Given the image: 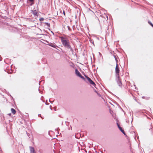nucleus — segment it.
Instances as JSON below:
<instances>
[{
    "label": "nucleus",
    "instance_id": "nucleus-1",
    "mask_svg": "<svg viewBox=\"0 0 153 153\" xmlns=\"http://www.w3.org/2000/svg\"><path fill=\"white\" fill-rule=\"evenodd\" d=\"M61 42L63 45L70 51H73L71 45L70 41L66 38L62 37L61 38Z\"/></svg>",
    "mask_w": 153,
    "mask_h": 153
},
{
    "label": "nucleus",
    "instance_id": "nucleus-2",
    "mask_svg": "<svg viewBox=\"0 0 153 153\" xmlns=\"http://www.w3.org/2000/svg\"><path fill=\"white\" fill-rule=\"evenodd\" d=\"M116 77V81L118 85V86L121 87H122V83L120 79V76L119 74H118V76Z\"/></svg>",
    "mask_w": 153,
    "mask_h": 153
},
{
    "label": "nucleus",
    "instance_id": "nucleus-3",
    "mask_svg": "<svg viewBox=\"0 0 153 153\" xmlns=\"http://www.w3.org/2000/svg\"><path fill=\"white\" fill-rule=\"evenodd\" d=\"M46 42L47 43V44H46L48 45H49L51 47L55 48H56V47H58L54 43H49L47 41H46Z\"/></svg>",
    "mask_w": 153,
    "mask_h": 153
},
{
    "label": "nucleus",
    "instance_id": "nucleus-4",
    "mask_svg": "<svg viewBox=\"0 0 153 153\" xmlns=\"http://www.w3.org/2000/svg\"><path fill=\"white\" fill-rule=\"evenodd\" d=\"M118 64H117L115 69V73H116V76H118V74L119 75V73L120 72V70L119 68L118 67Z\"/></svg>",
    "mask_w": 153,
    "mask_h": 153
},
{
    "label": "nucleus",
    "instance_id": "nucleus-5",
    "mask_svg": "<svg viewBox=\"0 0 153 153\" xmlns=\"http://www.w3.org/2000/svg\"><path fill=\"white\" fill-rule=\"evenodd\" d=\"M118 127L120 129V130L121 131L124 135H125V133L123 129L120 126V125L118 123H117Z\"/></svg>",
    "mask_w": 153,
    "mask_h": 153
},
{
    "label": "nucleus",
    "instance_id": "nucleus-6",
    "mask_svg": "<svg viewBox=\"0 0 153 153\" xmlns=\"http://www.w3.org/2000/svg\"><path fill=\"white\" fill-rule=\"evenodd\" d=\"M32 13L34 16H38V13L36 10H31Z\"/></svg>",
    "mask_w": 153,
    "mask_h": 153
},
{
    "label": "nucleus",
    "instance_id": "nucleus-7",
    "mask_svg": "<svg viewBox=\"0 0 153 153\" xmlns=\"http://www.w3.org/2000/svg\"><path fill=\"white\" fill-rule=\"evenodd\" d=\"M75 73L79 77L81 75L80 73L78 71V70L77 69H76L75 70Z\"/></svg>",
    "mask_w": 153,
    "mask_h": 153
},
{
    "label": "nucleus",
    "instance_id": "nucleus-8",
    "mask_svg": "<svg viewBox=\"0 0 153 153\" xmlns=\"http://www.w3.org/2000/svg\"><path fill=\"white\" fill-rule=\"evenodd\" d=\"M30 153H36L35 150L33 147L30 146Z\"/></svg>",
    "mask_w": 153,
    "mask_h": 153
},
{
    "label": "nucleus",
    "instance_id": "nucleus-9",
    "mask_svg": "<svg viewBox=\"0 0 153 153\" xmlns=\"http://www.w3.org/2000/svg\"><path fill=\"white\" fill-rule=\"evenodd\" d=\"M88 82H89L95 88H96V85L91 79H90Z\"/></svg>",
    "mask_w": 153,
    "mask_h": 153
},
{
    "label": "nucleus",
    "instance_id": "nucleus-10",
    "mask_svg": "<svg viewBox=\"0 0 153 153\" xmlns=\"http://www.w3.org/2000/svg\"><path fill=\"white\" fill-rule=\"evenodd\" d=\"M0 117H1V120L2 121L4 122L5 120L4 117V114H0Z\"/></svg>",
    "mask_w": 153,
    "mask_h": 153
},
{
    "label": "nucleus",
    "instance_id": "nucleus-11",
    "mask_svg": "<svg viewBox=\"0 0 153 153\" xmlns=\"http://www.w3.org/2000/svg\"><path fill=\"white\" fill-rule=\"evenodd\" d=\"M11 111L12 113L13 114H15L16 113V111L15 109L13 108H11Z\"/></svg>",
    "mask_w": 153,
    "mask_h": 153
},
{
    "label": "nucleus",
    "instance_id": "nucleus-12",
    "mask_svg": "<svg viewBox=\"0 0 153 153\" xmlns=\"http://www.w3.org/2000/svg\"><path fill=\"white\" fill-rule=\"evenodd\" d=\"M89 41L90 42V43H92V44H93L94 46V41H93V40H92L91 39H90L89 40Z\"/></svg>",
    "mask_w": 153,
    "mask_h": 153
},
{
    "label": "nucleus",
    "instance_id": "nucleus-13",
    "mask_svg": "<svg viewBox=\"0 0 153 153\" xmlns=\"http://www.w3.org/2000/svg\"><path fill=\"white\" fill-rule=\"evenodd\" d=\"M85 76L87 79L88 81H89L90 79H91L87 76L85 75Z\"/></svg>",
    "mask_w": 153,
    "mask_h": 153
},
{
    "label": "nucleus",
    "instance_id": "nucleus-14",
    "mask_svg": "<svg viewBox=\"0 0 153 153\" xmlns=\"http://www.w3.org/2000/svg\"><path fill=\"white\" fill-rule=\"evenodd\" d=\"M148 23L152 27L153 26V24L150 21H148Z\"/></svg>",
    "mask_w": 153,
    "mask_h": 153
},
{
    "label": "nucleus",
    "instance_id": "nucleus-15",
    "mask_svg": "<svg viewBox=\"0 0 153 153\" xmlns=\"http://www.w3.org/2000/svg\"><path fill=\"white\" fill-rule=\"evenodd\" d=\"M79 77H80L81 79H83L85 80V79L84 78V77L82 75L80 76Z\"/></svg>",
    "mask_w": 153,
    "mask_h": 153
},
{
    "label": "nucleus",
    "instance_id": "nucleus-16",
    "mask_svg": "<svg viewBox=\"0 0 153 153\" xmlns=\"http://www.w3.org/2000/svg\"><path fill=\"white\" fill-rule=\"evenodd\" d=\"M45 24L48 27H50V24L48 22H45Z\"/></svg>",
    "mask_w": 153,
    "mask_h": 153
},
{
    "label": "nucleus",
    "instance_id": "nucleus-17",
    "mask_svg": "<svg viewBox=\"0 0 153 153\" xmlns=\"http://www.w3.org/2000/svg\"><path fill=\"white\" fill-rule=\"evenodd\" d=\"M44 20V19L43 18H41L39 19V21L40 22H42Z\"/></svg>",
    "mask_w": 153,
    "mask_h": 153
},
{
    "label": "nucleus",
    "instance_id": "nucleus-18",
    "mask_svg": "<svg viewBox=\"0 0 153 153\" xmlns=\"http://www.w3.org/2000/svg\"><path fill=\"white\" fill-rule=\"evenodd\" d=\"M7 95L9 96H10L11 97L12 99H13V97L11 96V95L9 93V92H7Z\"/></svg>",
    "mask_w": 153,
    "mask_h": 153
},
{
    "label": "nucleus",
    "instance_id": "nucleus-19",
    "mask_svg": "<svg viewBox=\"0 0 153 153\" xmlns=\"http://www.w3.org/2000/svg\"><path fill=\"white\" fill-rule=\"evenodd\" d=\"M67 27L69 30L71 31V29L70 27L69 26H67Z\"/></svg>",
    "mask_w": 153,
    "mask_h": 153
},
{
    "label": "nucleus",
    "instance_id": "nucleus-20",
    "mask_svg": "<svg viewBox=\"0 0 153 153\" xmlns=\"http://www.w3.org/2000/svg\"><path fill=\"white\" fill-rule=\"evenodd\" d=\"M105 16H106V17L107 18V19H106V18L105 19L106 20H108V16L107 15H105Z\"/></svg>",
    "mask_w": 153,
    "mask_h": 153
},
{
    "label": "nucleus",
    "instance_id": "nucleus-21",
    "mask_svg": "<svg viewBox=\"0 0 153 153\" xmlns=\"http://www.w3.org/2000/svg\"><path fill=\"white\" fill-rule=\"evenodd\" d=\"M114 58L115 59V60H116V59H117V58H116V56L115 55H114Z\"/></svg>",
    "mask_w": 153,
    "mask_h": 153
},
{
    "label": "nucleus",
    "instance_id": "nucleus-22",
    "mask_svg": "<svg viewBox=\"0 0 153 153\" xmlns=\"http://www.w3.org/2000/svg\"><path fill=\"white\" fill-rule=\"evenodd\" d=\"M2 59L1 56H0V61H1Z\"/></svg>",
    "mask_w": 153,
    "mask_h": 153
},
{
    "label": "nucleus",
    "instance_id": "nucleus-23",
    "mask_svg": "<svg viewBox=\"0 0 153 153\" xmlns=\"http://www.w3.org/2000/svg\"><path fill=\"white\" fill-rule=\"evenodd\" d=\"M116 62V65L117 64H118V61L117 60V59H116V60H115Z\"/></svg>",
    "mask_w": 153,
    "mask_h": 153
},
{
    "label": "nucleus",
    "instance_id": "nucleus-24",
    "mask_svg": "<svg viewBox=\"0 0 153 153\" xmlns=\"http://www.w3.org/2000/svg\"><path fill=\"white\" fill-rule=\"evenodd\" d=\"M49 102H50V103H53V101H51L50 100H49Z\"/></svg>",
    "mask_w": 153,
    "mask_h": 153
},
{
    "label": "nucleus",
    "instance_id": "nucleus-25",
    "mask_svg": "<svg viewBox=\"0 0 153 153\" xmlns=\"http://www.w3.org/2000/svg\"><path fill=\"white\" fill-rule=\"evenodd\" d=\"M8 115H9V116H10L11 115V114L10 113L9 114H8Z\"/></svg>",
    "mask_w": 153,
    "mask_h": 153
},
{
    "label": "nucleus",
    "instance_id": "nucleus-26",
    "mask_svg": "<svg viewBox=\"0 0 153 153\" xmlns=\"http://www.w3.org/2000/svg\"><path fill=\"white\" fill-rule=\"evenodd\" d=\"M63 14L64 15H65V11H63Z\"/></svg>",
    "mask_w": 153,
    "mask_h": 153
},
{
    "label": "nucleus",
    "instance_id": "nucleus-27",
    "mask_svg": "<svg viewBox=\"0 0 153 153\" xmlns=\"http://www.w3.org/2000/svg\"><path fill=\"white\" fill-rule=\"evenodd\" d=\"M77 134V135H80V134L79 133H78Z\"/></svg>",
    "mask_w": 153,
    "mask_h": 153
},
{
    "label": "nucleus",
    "instance_id": "nucleus-28",
    "mask_svg": "<svg viewBox=\"0 0 153 153\" xmlns=\"http://www.w3.org/2000/svg\"><path fill=\"white\" fill-rule=\"evenodd\" d=\"M41 116V114H38V116Z\"/></svg>",
    "mask_w": 153,
    "mask_h": 153
},
{
    "label": "nucleus",
    "instance_id": "nucleus-29",
    "mask_svg": "<svg viewBox=\"0 0 153 153\" xmlns=\"http://www.w3.org/2000/svg\"><path fill=\"white\" fill-rule=\"evenodd\" d=\"M142 98H144V96H143V97H142Z\"/></svg>",
    "mask_w": 153,
    "mask_h": 153
},
{
    "label": "nucleus",
    "instance_id": "nucleus-30",
    "mask_svg": "<svg viewBox=\"0 0 153 153\" xmlns=\"http://www.w3.org/2000/svg\"><path fill=\"white\" fill-rule=\"evenodd\" d=\"M40 117H41V118L42 119H44V118H43V117H41V116H40Z\"/></svg>",
    "mask_w": 153,
    "mask_h": 153
},
{
    "label": "nucleus",
    "instance_id": "nucleus-31",
    "mask_svg": "<svg viewBox=\"0 0 153 153\" xmlns=\"http://www.w3.org/2000/svg\"><path fill=\"white\" fill-rule=\"evenodd\" d=\"M95 92H96V93H97V91H95Z\"/></svg>",
    "mask_w": 153,
    "mask_h": 153
},
{
    "label": "nucleus",
    "instance_id": "nucleus-32",
    "mask_svg": "<svg viewBox=\"0 0 153 153\" xmlns=\"http://www.w3.org/2000/svg\"><path fill=\"white\" fill-rule=\"evenodd\" d=\"M52 33H53V34H54V33L53 32H52Z\"/></svg>",
    "mask_w": 153,
    "mask_h": 153
},
{
    "label": "nucleus",
    "instance_id": "nucleus-33",
    "mask_svg": "<svg viewBox=\"0 0 153 153\" xmlns=\"http://www.w3.org/2000/svg\"><path fill=\"white\" fill-rule=\"evenodd\" d=\"M152 129V128H149V130H150V129Z\"/></svg>",
    "mask_w": 153,
    "mask_h": 153
},
{
    "label": "nucleus",
    "instance_id": "nucleus-34",
    "mask_svg": "<svg viewBox=\"0 0 153 153\" xmlns=\"http://www.w3.org/2000/svg\"><path fill=\"white\" fill-rule=\"evenodd\" d=\"M70 129H71V130H72V128H71H71H70Z\"/></svg>",
    "mask_w": 153,
    "mask_h": 153
},
{
    "label": "nucleus",
    "instance_id": "nucleus-35",
    "mask_svg": "<svg viewBox=\"0 0 153 153\" xmlns=\"http://www.w3.org/2000/svg\"><path fill=\"white\" fill-rule=\"evenodd\" d=\"M70 129H71V130H72V128H71H71H70Z\"/></svg>",
    "mask_w": 153,
    "mask_h": 153
},
{
    "label": "nucleus",
    "instance_id": "nucleus-36",
    "mask_svg": "<svg viewBox=\"0 0 153 153\" xmlns=\"http://www.w3.org/2000/svg\"><path fill=\"white\" fill-rule=\"evenodd\" d=\"M75 137L76 138H77L76 137V135H75Z\"/></svg>",
    "mask_w": 153,
    "mask_h": 153
},
{
    "label": "nucleus",
    "instance_id": "nucleus-37",
    "mask_svg": "<svg viewBox=\"0 0 153 153\" xmlns=\"http://www.w3.org/2000/svg\"><path fill=\"white\" fill-rule=\"evenodd\" d=\"M152 27H153V26Z\"/></svg>",
    "mask_w": 153,
    "mask_h": 153
}]
</instances>
